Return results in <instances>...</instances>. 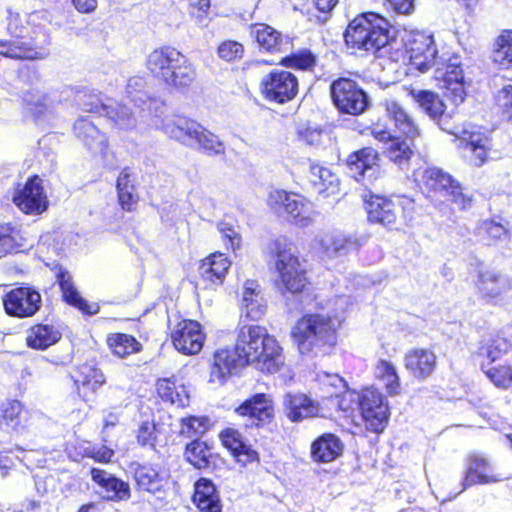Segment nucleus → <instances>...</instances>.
<instances>
[{"label": "nucleus", "instance_id": "obj_18", "mask_svg": "<svg viewBox=\"0 0 512 512\" xmlns=\"http://www.w3.org/2000/svg\"><path fill=\"white\" fill-rule=\"evenodd\" d=\"M282 349L277 340L258 325L239 329L234 352H278Z\"/></svg>", "mask_w": 512, "mask_h": 512}, {"label": "nucleus", "instance_id": "obj_38", "mask_svg": "<svg viewBox=\"0 0 512 512\" xmlns=\"http://www.w3.org/2000/svg\"><path fill=\"white\" fill-rule=\"evenodd\" d=\"M194 503L202 512H221V504L211 481L202 478L195 484Z\"/></svg>", "mask_w": 512, "mask_h": 512}, {"label": "nucleus", "instance_id": "obj_3", "mask_svg": "<svg viewBox=\"0 0 512 512\" xmlns=\"http://www.w3.org/2000/svg\"><path fill=\"white\" fill-rule=\"evenodd\" d=\"M269 264L280 280L283 292L296 294L302 292L308 284L306 269L300 262L293 243L284 236L277 237L268 246Z\"/></svg>", "mask_w": 512, "mask_h": 512}, {"label": "nucleus", "instance_id": "obj_2", "mask_svg": "<svg viewBox=\"0 0 512 512\" xmlns=\"http://www.w3.org/2000/svg\"><path fill=\"white\" fill-rule=\"evenodd\" d=\"M145 66L147 70L166 85L175 89L189 87L196 79V69L180 51L163 46L151 51Z\"/></svg>", "mask_w": 512, "mask_h": 512}, {"label": "nucleus", "instance_id": "obj_30", "mask_svg": "<svg viewBox=\"0 0 512 512\" xmlns=\"http://www.w3.org/2000/svg\"><path fill=\"white\" fill-rule=\"evenodd\" d=\"M368 219L371 222L382 224L393 229L397 222L398 209L396 204L383 196L372 195L366 201Z\"/></svg>", "mask_w": 512, "mask_h": 512}, {"label": "nucleus", "instance_id": "obj_41", "mask_svg": "<svg viewBox=\"0 0 512 512\" xmlns=\"http://www.w3.org/2000/svg\"><path fill=\"white\" fill-rule=\"evenodd\" d=\"M157 393L162 400L173 405L184 407L188 404L189 394L186 387L182 384L177 385L171 378L158 380Z\"/></svg>", "mask_w": 512, "mask_h": 512}, {"label": "nucleus", "instance_id": "obj_54", "mask_svg": "<svg viewBox=\"0 0 512 512\" xmlns=\"http://www.w3.org/2000/svg\"><path fill=\"white\" fill-rule=\"evenodd\" d=\"M210 426V419L205 416H189L181 419L180 433L187 437L204 434Z\"/></svg>", "mask_w": 512, "mask_h": 512}, {"label": "nucleus", "instance_id": "obj_1", "mask_svg": "<svg viewBox=\"0 0 512 512\" xmlns=\"http://www.w3.org/2000/svg\"><path fill=\"white\" fill-rule=\"evenodd\" d=\"M411 95L421 110L437 121L443 131L456 137L459 148L471 153L470 161L473 165L480 167L485 163L492 145L489 136L480 127L470 123L454 128L446 127L442 123L446 106L438 94L429 90H413Z\"/></svg>", "mask_w": 512, "mask_h": 512}, {"label": "nucleus", "instance_id": "obj_33", "mask_svg": "<svg viewBox=\"0 0 512 512\" xmlns=\"http://www.w3.org/2000/svg\"><path fill=\"white\" fill-rule=\"evenodd\" d=\"M342 451V441L331 433L321 435L311 445V457L319 463L334 461L342 454Z\"/></svg>", "mask_w": 512, "mask_h": 512}, {"label": "nucleus", "instance_id": "obj_20", "mask_svg": "<svg viewBox=\"0 0 512 512\" xmlns=\"http://www.w3.org/2000/svg\"><path fill=\"white\" fill-rule=\"evenodd\" d=\"M347 168L356 181L372 182L379 172L378 155L372 148H364L349 155Z\"/></svg>", "mask_w": 512, "mask_h": 512}, {"label": "nucleus", "instance_id": "obj_8", "mask_svg": "<svg viewBox=\"0 0 512 512\" xmlns=\"http://www.w3.org/2000/svg\"><path fill=\"white\" fill-rule=\"evenodd\" d=\"M266 202L273 212L300 228L311 226L318 214L307 198L281 189L270 191Z\"/></svg>", "mask_w": 512, "mask_h": 512}, {"label": "nucleus", "instance_id": "obj_50", "mask_svg": "<svg viewBox=\"0 0 512 512\" xmlns=\"http://www.w3.org/2000/svg\"><path fill=\"white\" fill-rule=\"evenodd\" d=\"M210 456V450L204 442L195 440L186 446L185 458L197 469L208 468Z\"/></svg>", "mask_w": 512, "mask_h": 512}, {"label": "nucleus", "instance_id": "obj_14", "mask_svg": "<svg viewBox=\"0 0 512 512\" xmlns=\"http://www.w3.org/2000/svg\"><path fill=\"white\" fill-rule=\"evenodd\" d=\"M359 408L367 429L382 432L389 417L385 397L377 390L366 389L361 394Z\"/></svg>", "mask_w": 512, "mask_h": 512}, {"label": "nucleus", "instance_id": "obj_56", "mask_svg": "<svg viewBox=\"0 0 512 512\" xmlns=\"http://www.w3.org/2000/svg\"><path fill=\"white\" fill-rule=\"evenodd\" d=\"M315 62V56L307 49L293 53L281 60V64L285 67L301 70L311 69L315 65Z\"/></svg>", "mask_w": 512, "mask_h": 512}, {"label": "nucleus", "instance_id": "obj_61", "mask_svg": "<svg viewBox=\"0 0 512 512\" xmlns=\"http://www.w3.org/2000/svg\"><path fill=\"white\" fill-rule=\"evenodd\" d=\"M155 424L152 420H144L137 431V439L141 445L150 444L154 440Z\"/></svg>", "mask_w": 512, "mask_h": 512}, {"label": "nucleus", "instance_id": "obj_23", "mask_svg": "<svg viewBox=\"0 0 512 512\" xmlns=\"http://www.w3.org/2000/svg\"><path fill=\"white\" fill-rule=\"evenodd\" d=\"M285 415L291 422H301L307 418L320 415L321 407L318 401L304 393H287L283 399Z\"/></svg>", "mask_w": 512, "mask_h": 512}, {"label": "nucleus", "instance_id": "obj_37", "mask_svg": "<svg viewBox=\"0 0 512 512\" xmlns=\"http://www.w3.org/2000/svg\"><path fill=\"white\" fill-rule=\"evenodd\" d=\"M271 400L266 394H256L251 399L246 400L240 405L236 412L241 416H249L259 422L270 419L273 414Z\"/></svg>", "mask_w": 512, "mask_h": 512}, {"label": "nucleus", "instance_id": "obj_12", "mask_svg": "<svg viewBox=\"0 0 512 512\" xmlns=\"http://www.w3.org/2000/svg\"><path fill=\"white\" fill-rule=\"evenodd\" d=\"M297 77L285 70H275L262 78L261 93L268 101L284 104L295 98L298 93Z\"/></svg>", "mask_w": 512, "mask_h": 512}, {"label": "nucleus", "instance_id": "obj_17", "mask_svg": "<svg viewBox=\"0 0 512 512\" xmlns=\"http://www.w3.org/2000/svg\"><path fill=\"white\" fill-rule=\"evenodd\" d=\"M7 314L19 318L33 316L41 306V295L30 287H19L9 291L3 298Z\"/></svg>", "mask_w": 512, "mask_h": 512}, {"label": "nucleus", "instance_id": "obj_46", "mask_svg": "<svg viewBox=\"0 0 512 512\" xmlns=\"http://www.w3.org/2000/svg\"><path fill=\"white\" fill-rule=\"evenodd\" d=\"M435 354H406L405 366L416 377H426L435 367Z\"/></svg>", "mask_w": 512, "mask_h": 512}, {"label": "nucleus", "instance_id": "obj_44", "mask_svg": "<svg viewBox=\"0 0 512 512\" xmlns=\"http://www.w3.org/2000/svg\"><path fill=\"white\" fill-rule=\"evenodd\" d=\"M134 477L139 488L155 493L164 486V477L152 466L139 465L134 472Z\"/></svg>", "mask_w": 512, "mask_h": 512}, {"label": "nucleus", "instance_id": "obj_40", "mask_svg": "<svg viewBox=\"0 0 512 512\" xmlns=\"http://www.w3.org/2000/svg\"><path fill=\"white\" fill-rule=\"evenodd\" d=\"M74 133L90 149L102 150L106 146L104 134L86 118H79L75 122Z\"/></svg>", "mask_w": 512, "mask_h": 512}, {"label": "nucleus", "instance_id": "obj_7", "mask_svg": "<svg viewBox=\"0 0 512 512\" xmlns=\"http://www.w3.org/2000/svg\"><path fill=\"white\" fill-rule=\"evenodd\" d=\"M414 177L423 191L445 198L459 210L467 208L471 203V199L463 193L459 182L440 168L419 169Z\"/></svg>", "mask_w": 512, "mask_h": 512}, {"label": "nucleus", "instance_id": "obj_53", "mask_svg": "<svg viewBox=\"0 0 512 512\" xmlns=\"http://www.w3.org/2000/svg\"><path fill=\"white\" fill-rule=\"evenodd\" d=\"M198 132V135L195 137L194 146H192L193 148L203 150L208 154H221L224 152V144L219 140L218 136L202 125Z\"/></svg>", "mask_w": 512, "mask_h": 512}, {"label": "nucleus", "instance_id": "obj_42", "mask_svg": "<svg viewBox=\"0 0 512 512\" xmlns=\"http://www.w3.org/2000/svg\"><path fill=\"white\" fill-rule=\"evenodd\" d=\"M57 279L62 290L63 298L67 303L77 307L85 313H93L90 310V306L87 304L86 300L81 297L76 287L74 286L72 276L68 271L60 269L59 273L57 274Z\"/></svg>", "mask_w": 512, "mask_h": 512}, {"label": "nucleus", "instance_id": "obj_51", "mask_svg": "<svg viewBox=\"0 0 512 512\" xmlns=\"http://www.w3.org/2000/svg\"><path fill=\"white\" fill-rule=\"evenodd\" d=\"M24 246L20 230L10 224L0 225V253L7 254Z\"/></svg>", "mask_w": 512, "mask_h": 512}, {"label": "nucleus", "instance_id": "obj_24", "mask_svg": "<svg viewBox=\"0 0 512 512\" xmlns=\"http://www.w3.org/2000/svg\"><path fill=\"white\" fill-rule=\"evenodd\" d=\"M321 384L327 389L329 397L338 399L340 410L347 412L359 405L361 395L355 390H349L347 382L337 374L322 373L319 375Z\"/></svg>", "mask_w": 512, "mask_h": 512}, {"label": "nucleus", "instance_id": "obj_25", "mask_svg": "<svg viewBox=\"0 0 512 512\" xmlns=\"http://www.w3.org/2000/svg\"><path fill=\"white\" fill-rule=\"evenodd\" d=\"M200 124L184 116L174 115L165 117L161 130L171 139L186 146H194L195 137L198 135Z\"/></svg>", "mask_w": 512, "mask_h": 512}, {"label": "nucleus", "instance_id": "obj_10", "mask_svg": "<svg viewBox=\"0 0 512 512\" xmlns=\"http://www.w3.org/2000/svg\"><path fill=\"white\" fill-rule=\"evenodd\" d=\"M333 104L341 112L350 115H361L369 106L367 93L358 83L349 78H339L330 85Z\"/></svg>", "mask_w": 512, "mask_h": 512}, {"label": "nucleus", "instance_id": "obj_55", "mask_svg": "<svg viewBox=\"0 0 512 512\" xmlns=\"http://www.w3.org/2000/svg\"><path fill=\"white\" fill-rule=\"evenodd\" d=\"M487 377L499 388H512V367L498 364L484 370Z\"/></svg>", "mask_w": 512, "mask_h": 512}, {"label": "nucleus", "instance_id": "obj_52", "mask_svg": "<svg viewBox=\"0 0 512 512\" xmlns=\"http://www.w3.org/2000/svg\"><path fill=\"white\" fill-rule=\"evenodd\" d=\"M296 137L299 142L313 149H319L328 136L319 126L308 123L297 127Z\"/></svg>", "mask_w": 512, "mask_h": 512}, {"label": "nucleus", "instance_id": "obj_5", "mask_svg": "<svg viewBox=\"0 0 512 512\" xmlns=\"http://www.w3.org/2000/svg\"><path fill=\"white\" fill-rule=\"evenodd\" d=\"M344 37L351 48L374 53L387 45L389 24L378 14H361L349 23Z\"/></svg>", "mask_w": 512, "mask_h": 512}, {"label": "nucleus", "instance_id": "obj_35", "mask_svg": "<svg viewBox=\"0 0 512 512\" xmlns=\"http://www.w3.org/2000/svg\"><path fill=\"white\" fill-rule=\"evenodd\" d=\"M230 265V260L224 254L214 253L202 261L199 267V273L205 281L214 285H220L222 284Z\"/></svg>", "mask_w": 512, "mask_h": 512}, {"label": "nucleus", "instance_id": "obj_29", "mask_svg": "<svg viewBox=\"0 0 512 512\" xmlns=\"http://www.w3.org/2000/svg\"><path fill=\"white\" fill-rule=\"evenodd\" d=\"M266 300L260 285L254 280H247L243 287L241 313L246 318L257 321L266 312Z\"/></svg>", "mask_w": 512, "mask_h": 512}, {"label": "nucleus", "instance_id": "obj_27", "mask_svg": "<svg viewBox=\"0 0 512 512\" xmlns=\"http://www.w3.org/2000/svg\"><path fill=\"white\" fill-rule=\"evenodd\" d=\"M220 440L236 460L244 466L259 462V454L247 444L241 433L234 428H226L220 432Z\"/></svg>", "mask_w": 512, "mask_h": 512}, {"label": "nucleus", "instance_id": "obj_47", "mask_svg": "<svg viewBox=\"0 0 512 512\" xmlns=\"http://www.w3.org/2000/svg\"><path fill=\"white\" fill-rule=\"evenodd\" d=\"M0 54L17 59H43L47 52L32 49L19 41L13 43L0 41Z\"/></svg>", "mask_w": 512, "mask_h": 512}, {"label": "nucleus", "instance_id": "obj_64", "mask_svg": "<svg viewBox=\"0 0 512 512\" xmlns=\"http://www.w3.org/2000/svg\"><path fill=\"white\" fill-rule=\"evenodd\" d=\"M387 3L398 14L409 15L414 11V0H387Z\"/></svg>", "mask_w": 512, "mask_h": 512}, {"label": "nucleus", "instance_id": "obj_19", "mask_svg": "<svg viewBox=\"0 0 512 512\" xmlns=\"http://www.w3.org/2000/svg\"><path fill=\"white\" fill-rule=\"evenodd\" d=\"M364 242L363 236L345 234L340 231L327 233L319 239L322 253L330 259L344 257L358 250Z\"/></svg>", "mask_w": 512, "mask_h": 512}, {"label": "nucleus", "instance_id": "obj_28", "mask_svg": "<svg viewBox=\"0 0 512 512\" xmlns=\"http://www.w3.org/2000/svg\"><path fill=\"white\" fill-rule=\"evenodd\" d=\"M90 474L92 480L101 488L100 493L105 499L124 501L130 498V487L128 483L97 468L91 469Z\"/></svg>", "mask_w": 512, "mask_h": 512}, {"label": "nucleus", "instance_id": "obj_9", "mask_svg": "<svg viewBox=\"0 0 512 512\" xmlns=\"http://www.w3.org/2000/svg\"><path fill=\"white\" fill-rule=\"evenodd\" d=\"M434 77L440 88L446 90V96L455 104H461L465 97V82L459 56H444L437 59L434 64Z\"/></svg>", "mask_w": 512, "mask_h": 512}, {"label": "nucleus", "instance_id": "obj_59", "mask_svg": "<svg viewBox=\"0 0 512 512\" xmlns=\"http://www.w3.org/2000/svg\"><path fill=\"white\" fill-rule=\"evenodd\" d=\"M479 231L493 242L506 241L509 239L508 229L493 220L483 221L479 226Z\"/></svg>", "mask_w": 512, "mask_h": 512}, {"label": "nucleus", "instance_id": "obj_22", "mask_svg": "<svg viewBox=\"0 0 512 512\" xmlns=\"http://www.w3.org/2000/svg\"><path fill=\"white\" fill-rule=\"evenodd\" d=\"M72 377L78 395L85 402L92 401L99 388L106 382L103 372L91 364H83L76 368Z\"/></svg>", "mask_w": 512, "mask_h": 512}, {"label": "nucleus", "instance_id": "obj_26", "mask_svg": "<svg viewBox=\"0 0 512 512\" xmlns=\"http://www.w3.org/2000/svg\"><path fill=\"white\" fill-rule=\"evenodd\" d=\"M205 336L197 321L184 320L172 334V342L178 352H200Z\"/></svg>", "mask_w": 512, "mask_h": 512}, {"label": "nucleus", "instance_id": "obj_62", "mask_svg": "<svg viewBox=\"0 0 512 512\" xmlns=\"http://www.w3.org/2000/svg\"><path fill=\"white\" fill-rule=\"evenodd\" d=\"M218 231L220 232L221 236L229 242V245L232 249H235V247L239 246V235L232 226L227 223H219Z\"/></svg>", "mask_w": 512, "mask_h": 512}, {"label": "nucleus", "instance_id": "obj_34", "mask_svg": "<svg viewBox=\"0 0 512 512\" xmlns=\"http://www.w3.org/2000/svg\"><path fill=\"white\" fill-rule=\"evenodd\" d=\"M251 35L262 49L270 52L286 51L291 44L288 37L282 36L280 32L266 24L255 25Z\"/></svg>", "mask_w": 512, "mask_h": 512}, {"label": "nucleus", "instance_id": "obj_32", "mask_svg": "<svg viewBox=\"0 0 512 512\" xmlns=\"http://www.w3.org/2000/svg\"><path fill=\"white\" fill-rule=\"evenodd\" d=\"M27 426L26 412L17 400H7L0 406V430L21 433Z\"/></svg>", "mask_w": 512, "mask_h": 512}, {"label": "nucleus", "instance_id": "obj_6", "mask_svg": "<svg viewBox=\"0 0 512 512\" xmlns=\"http://www.w3.org/2000/svg\"><path fill=\"white\" fill-rule=\"evenodd\" d=\"M248 364L262 372L275 373L283 365L282 354H214L210 382L223 384Z\"/></svg>", "mask_w": 512, "mask_h": 512}, {"label": "nucleus", "instance_id": "obj_58", "mask_svg": "<svg viewBox=\"0 0 512 512\" xmlns=\"http://www.w3.org/2000/svg\"><path fill=\"white\" fill-rule=\"evenodd\" d=\"M107 343L110 348H119L123 352H140L141 344L131 335L128 334H112L108 336Z\"/></svg>", "mask_w": 512, "mask_h": 512}, {"label": "nucleus", "instance_id": "obj_11", "mask_svg": "<svg viewBox=\"0 0 512 512\" xmlns=\"http://www.w3.org/2000/svg\"><path fill=\"white\" fill-rule=\"evenodd\" d=\"M508 479L509 476L490 458L480 453H472L467 457L462 491L475 485L496 484Z\"/></svg>", "mask_w": 512, "mask_h": 512}, {"label": "nucleus", "instance_id": "obj_15", "mask_svg": "<svg viewBox=\"0 0 512 512\" xmlns=\"http://www.w3.org/2000/svg\"><path fill=\"white\" fill-rule=\"evenodd\" d=\"M475 287L483 299L491 301L512 290V278L497 268L481 266L477 270Z\"/></svg>", "mask_w": 512, "mask_h": 512}, {"label": "nucleus", "instance_id": "obj_43", "mask_svg": "<svg viewBox=\"0 0 512 512\" xmlns=\"http://www.w3.org/2000/svg\"><path fill=\"white\" fill-rule=\"evenodd\" d=\"M60 338V332L54 327L49 325H36L30 330L26 342L31 349L44 350L58 342Z\"/></svg>", "mask_w": 512, "mask_h": 512}, {"label": "nucleus", "instance_id": "obj_57", "mask_svg": "<svg viewBox=\"0 0 512 512\" xmlns=\"http://www.w3.org/2000/svg\"><path fill=\"white\" fill-rule=\"evenodd\" d=\"M77 101L79 107L85 112L101 113L103 112L102 106H107V103L100 98L99 93L94 90L79 93Z\"/></svg>", "mask_w": 512, "mask_h": 512}, {"label": "nucleus", "instance_id": "obj_49", "mask_svg": "<svg viewBox=\"0 0 512 512\" xmlns=\"http://www.w3.org/2000/svg\"><path fill=\"white\" fill-rule=\"evenodd\" d=\"M493 60L504 69H512V31H504L497 38Z\"/></svg>", "mask_w": 512, "mask_h": 512}, {"label": "nucleus", "instance_id": "obj_63", "mask_svg": "<svg viewBox=\"0 0 512 512\" xmlns=\"http://www.w3.org/2000/svg\"><path fill=\"white\" fill-rule=\"evenodd\" d=\"M118 197L122 208L127 211H130L137 201V195L134 193L133 186L123 189V191H118Z\"/></svg>", "mask_w": 512, "mask_h": 512}, {"label": "nucleus", "instance_id": "obj_39", "mask_svg": "<svg viewBox=\"0 0 512 512\" xmlns=\"http://www.w3.org/2000/svg\"><path fill=\"white\" fill-rule=\"evenodd\" d=\"M8 32L15 37H24L29 34V27L40 28L43 26V12H33L28 15L21 16L18 12L8 9Z\"/></svg>", "mask_w": 512, "mask_h": 512}, {"label": "nucleus", "instance_id": "obj_13", "mask_svg": "<svg viewBox=\"0 0 512 512\" xmlns=\"http://www.w3.org/2000/svg\"><path fill=\"white\" fill-rule=\"evenodd\" d=\"M406 51L410 64L421 72L429 70L437 60V49L432 34L424 31H413L406 41Z\"/></svg>", "mask_w": 512, "mask_h": 512}, {"label": "nucleus", "instance_id": "obj_31", "mask_svg": "<svg viewBox=\"0 0 512 512\" xmlns=\"http://www.w3.org/2000/svg\"><path fill=\"white\" fill-rule=\"evenodd\" d=\"M386 116L394 122L395 127L400 133L405 135L410 141L420 136V129L414 119L394 99H385L381 102Z\"/></svg>", "mask_w": 512, "mask_h": 512}, {"label": "nucleus", "instance_id": "obj_45", "mask_svg": "<svg viewBox=\"0 0 512 512\" xmlns=\"http://www.w3.org/2000/svg\"><path fill=\"white\" fill-rule=\"evenodd\" d=\"M105 115L120 129L129 130L136 127V118L125 105L120 103L102 106Z\"/></svg>", "mask_w": 512, "mask_h": 512}, {"label": "nucleus", "instance_id": "obj_21", "mask_svg": "<svg viewBox=\"0 0 512 512\" xmlns=\"http://www.w3.org/2000/svg\"><path fill=\"white\" fill-rule=\"evenodd\" d=\"M370 134L385 147V154L387 157L397 164L400 168L406 166L413 155L411 144L407 140H401L394 137L391 133L380 127L375 126L371 128Z\"/></svg>", "mask_w": 512, "mask_h": 512}, {"label": "nucleus", "instance_id": "obj_36", "mask_svg": "<svg viewBox=\"0 0 512 512\" xmlns=\"http://www.w3.org/2000/svg\"><path fill=\"white\" fill-rule=\"evenodd\" d=\"M309 180L319 194L330 196L339 190V178L328 167L311 164Z\"/></svg>", "mask_w": 512, "mask_h": 512}, {"label": "nucleus", "instance_id": "obj_48", "mask_svg": "<svg viewBox=\"0 0 512 512\" xmlns=\"http://www.w3.org/2000/svg\"><path fill=\"white\" fill-rule=\"evenodd\" d=\"M146 88L145 79L141 76H134L128 80L126 86L127 97L136 107L144 110V107L151 103L152 98Z\"/></svg>", "mask_w": 512, "mask_h": 512}, {"label": "nucleus", "instance_id": "obj_4", "mask_svg": "<svg viewBox=\"0 0 512 512\" xmlns=\"http://www.w3.org/2000/svg\"><path fill=\"white\" fill-rule=\"evenodd\" d=\"M341 320L321 314L303 316L292 330V337L300 352L332 347Z\"/></svg>", "mask_w": 512, "mask_h": 512}, {"label": "nucleus", "instance_id": "obj_60", "mask_svg": "<svg viewBox=\"0 0 512 512\" xmlns=\"http://www.w3.org/2000/svg\"><path fill=\"white\" fill-rule=\"evenodd\" d=\"M243 53L244 47L237 41L227 40L218 47L219 57L228 62L242 58Z\"/></svg>", "mask_w": 512, "mask_h": 512}, {"label": "nucleus", "instance_id": "obj_16", "mask_svg": "<svg viewBox=\"0 0 512 512\" xmlns=\"http://www.w3.org/2000/svg\"><path fill=\"white\" fill-rule=\"evenodd\" d=\"M14 204L26 214L38 215L48 208V198L38 176L30 177L13 196Z\"/></svg>", "mask_w": 512, "mask_h": 512}]
</instances>
